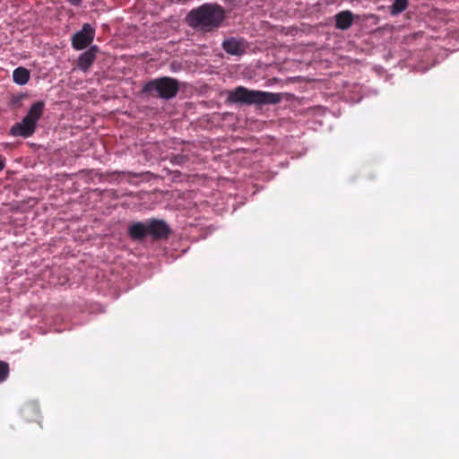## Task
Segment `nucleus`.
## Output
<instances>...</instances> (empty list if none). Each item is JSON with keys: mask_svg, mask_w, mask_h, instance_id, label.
I'll use <instances>...</instances> for the list:
<instances>
[{"mask_svg": "<svg viewBox=\"0 0 459 459\" xmlns=\"http://www.w3.org/2000/svg\"><path fill=\"white\" fill-rule=\"evenodd\" d=\"M224 18V10L220 5L204 4L187 14L186 22L192 28L211 31L219 28Z\"/></svg>", "mask_w": 459, "mask_h": 459, "instance_id": "nucleus-1", "label": "nucleus"}, {"mask_svg": "<svg viewBox=\"0 0 459 459\" xmlns=\"http://www.w3.org/2000/svg\"><path fill=\"white\" fill-rule=\"evenodd\" d=\"M227 100L230 103L245 105L278 104L282 100V94L249 90L244 86H238L229 91Z\"/></svg>", "mask_w": 459, "mask_h": 459, "instance_id": "nucleus-2", "label": "nucleus"}, {"mask_svg": "<svg viewBox=\"0 0 459 459\" xmlns=\"http://www.w3.org/2000/svg\"><path fill=\"white\" fill-rule=\"evenodd\" d=\"M178 91V82L167 76L151 80L143 88V93L164 100L174 98Z\"/></svg>", "mask_w": 459, "mask_h": 459, "instance_id": "nucleus-3", "label": "nucleus"}, {"mask_svg": "<svg viewBox=\"0 0 459 459\" xmlns=\"http://www.w3.org/2000/svg\"><path fill=\"white\" fill-rule=\"evenodd\" d=\"M95 30L89 23H84L81 30L74 34L72 46L76 50H82L89 47L94 39Z\"/></svg>", "mask_w": 459, "mask_h": 459, "instance_id": "nucleus-4", "label": "nucleus"}, {"mask_svg": "<svg viewBox=\"0 0 459 459\" xmlns=\"http://www.w3.org/2000/svg\"><path fill=\"white\" fill-rule=\"evenodd\" d=\"M148 235L154 239H162L169 237L170 229L162 220L151 219L147 221Z\"/></svg>", "mask_w": 459, "mask_h": 459, "instance_id": "nucleus-5", "label": "nucleus"}, {"mask_svg": "<svg viewBox=\"0 0 459 459\" xmlns=\"http://www.w3.org/2000/svg\"><path fill=\"white\" fill-rule=\"evenodd\" d=\"M36 126L29 121L25 117L19 123H15L10 129V134L13 136H22L28 138L36 131Z\"/></svg>", "mask_w": 459, "mask_h": 459, "instance_id": "nucleus-6", "label": "nucleus"}, {"mask_svg": "<svg viewBox=\"0 0 459 459\" xmlns=\"http://www.w3.org/2000/svg\"><path fill=\"white\" fill-rule=\"evenodd\" d=\"M223 50L232 56H241L246 52L244 39L230 38L222 42Z\"/></svg>", "mask_w": 459, "mask_h": 459, "instance_id": "nucleus-7", "label": "nucleus"}, {"mask_svg": "<svg viewBox=\"0 0 459 459\" xmlns=\"http://www.w3.org/2000/svg\"><path fill=\"white\" fill-rule=\"evenodd\" d=\"M99 48L97 46H91L88 50L80 55L77 66L80 70L87 72L96 59Z\"/></svg>", "mask_w": 459, "mask_h": 459, "instance_id": "nucleus-8", "label": "nucleus"}, {"mask_svg": "<svg viewBox=\"0 0 459 459\" xmlns=\"http://www.w3.org/2000/svg\"><path fill=\"white\" fill-rule=\"evenodd\" d=\"M129 236L134 240H142L148 236L147 221L133 223L128 229Z\"/></svg>", "mask_w": 459, "mask_h": 459, "instance_id": "nucleus-9", "label": "nucleus"}, {"mask_svg": "<svg viewBox=\"0 0 459 459\" xmlns=\"http://www.w3.org/2000/svg\"><path fill=\"white\" fill-rule=\"evenodd\" d=\"M353 23V14L350 11H342L335 15V27L339 30H348Z\"/></svg>", "mask_w": 459, "mask_h": 459, "instance_id": "nucleus-10", "label": "nucleus"}, {"mask_svg": "<svg viewBox=\"0 0 459 459\" xmlns=\"http://www.w3.org/2000/svg\"><path fill=\"white\" fill-rule=\"evenodd\" d=\"M45 102L42 100L34 102L30 108L25 117L37 126L38 121L42 117Z\"/></svg>", "mask_w": 459, "mask_h": 459, "instance_id": "nucleus-11", "label": "nucleus"}, {"mask_svg": "<svg viewBox=\"0 0 459 459\" xmlns=\"http://www.w3.org/2000/svg\"><path fill=\"white\" fill-rule=\"evenodd\" d=\"M30 72L24 67H18L13 73V82L19 85L26 84L30 80Z\"/></svg>", "mask_w": 459, "mask_h": 459, "instance_id": "nucleus-12", "label": "nucleus"}, {"mask_svg": "<svg viewBox=\"0 0 459 459\" xmlns=\"http://www.w3.org/2000/svg\"><path fill=\"white\" fill-rule=\"evenodd\" d=\"M10 374L9 363L4 360H0V384L4 382Z\"/></svg>", "mask_w": 459, "mask_h": 459, "instance_id": "nucleus-13", "label": "nucleus"}, {"mask_svg": "<svg viewBox=\"0 0 459 459\" xmlns=\"http://www.w3.org/2000/svg\"><path fill=\"white\" fill-rule=\"evenodd\" d=\"M408 6V2H394L391 6V14L397 15L403 12Z\"/></svg>", "mask_w": 459, "mask_h": 459, "instance_id": "nucleus-14", "label": "nucleus"}, {"mask_svg": "<svg viewBox=\"0 0 459 459\" xmlns=\"http://www.w3.org/2000/svg\"><path fill=\"white\" fill-rule=\"evenodd\" d=\"M188 160V156L183 153L176 154L171 158V163L174 165H182Z\"/></svg>", "mask_w": 459, "mask_h": 459, "instance_id": "nucleus-15", "label": "nucleus"}, {"mask_svg": "<svg viewBox=\"0 0 459 459\" xmlns=\"http://www.w3.org/2000/svg\"><path fill=\"white\" fill-rule=\"evenodd\" d=\"M24 98L23 95H16V96H13L12 100H11V103L13 106H20L21 104V101L22 100V99Z\"/></svg>", "mask_w": 459, "mask_h": 459, "instance_id": "nucleus-16", "label": "nucleus"}, {"mask_svg": "<svg viewBox=\"0 0 459 459\" xmlns=\"http://www.w3.org/2000/svg\"><path fill=\"white\" fill-rule=\"evenodd\" d=\"M115 173L126 175V176L133 177V178H139L143 175L142 173H135V172H132V171H121V172L116 171Z\"/></svg>", "mask_w": 459, "mask_h": 459, "instance_id": "nucleus-17", "label": "nucleus"}]
</instances>
